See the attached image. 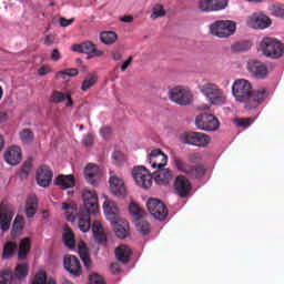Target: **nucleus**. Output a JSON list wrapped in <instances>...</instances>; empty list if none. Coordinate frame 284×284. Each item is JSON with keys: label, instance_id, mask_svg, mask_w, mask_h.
<instances>
[{"label": "nucleus", "instance_id": "6e6552de", "mask_svg": "<svg viewBox=\"0 0 284 284\" xmlns=\"http://www.w3.org/2000/svg\"><path fill=\"white\" fill-rule=\"evenodd\" d=\"M195 125L197 130L204 132H214L219 128V120L210 113H202L195 118Z\"/></svg>", "mask_w": 284, "mask_h": 284}, {"label": "nucleus", "instance_id": "f3484780", "mask_svg": "<svg viewBox=\"0 0 284 284\" xmlns=\"http://www.w3.org/2000/svg\"><path fill=\"white\" fill-rule=\"evenodd\" d=\"M148 162L153 170H159L168 165V156L160 149L152 150L148 156Z\"/></svg>", "mask_w": 284, "mask_h": 284}, {"label": "nucleus", "instance_id": "3c124183", "mask_svg": "<svg viewBox=\"0 0 284 284\" xmlns=\"http://www.w3.org/2000/svg\"><path fill=\"white\" fill-rule=\"evenodd\" d=\"M82 143L85 145V148H91V145L94 143V135H92V133L84 135Z\"/></svg>", "mask_w": 284, "mask_h": 284}, {"label": "nucleus", "instance_id": "7c9ffc66", "mask_svg": "<svg viewBox=\"0 0 284 284\" xmlns=\"http://www.w3.org/2000/svg\"><path fill=\"white\" fill-rule=\"evenodd\" d=\"M78 252L81 261L84 264V267H92V261L90 260V256H88V246L85 245V242L78 243Z\"/></svg>", "mask_w": 284, "mask_h": 284}, {"label": "nucleus", "instance_id": "f704fd0d", "mask_svg": "<svg viewBox=\"0 0 284 284\" xmlns=\"http://www.w3.org/2000/svg\"><path fill=\"white\" fill-rule=\"evenodd\" d=\"M118 36L114 31H104L100 33V41L104 43V45H112L115 43Z\"/></svg>", "mask_w": 284, "mask_h": 284}, {"label": "nucleus", "instance_id": "4d7b16f0", "mask_svg": "<svg viewBox=\"0 0 284 284\" xmlns=\"http://www.w3.org/2000/svg\"><path fill=\"white\" fill-rule=\"evenodd\" d=\"M50 67L43 65L39 69L38 74L39 77H45V74H50Z\"/></svg>", "mask_w": 284, "mask_h": 284}, {"label": "nucleus", "instance_id": "f257e3e1", "mask_svg": "<svg viewBox=\"0 0 284 284\" xmlns=\"http://www.w3.org/2000/svg\"><path fill=\"white\" fill-rule=\"evenodd\" d=\"M82 199L84 206L78 209L77 203H62V211L65 214L67 221L74 223L78 221V227L80 232H90L91 222L90 214H99V195L97 191L84 189L82 191Z\"/></svg>", "mask_w": 284, "mask_h": 284}, {"label": "nucleus", "instance_id": "a878e982", "mask_svg": "<svg viewBox=\"0 0 284 284\" xmlns=\"http://www.w3.org/2000/svg\"><path fill=\"white\" fill-rule=\"evenodd\" d=\"M54 185H58V187H61L62 190L74 187L75 185L74 175L72 174L59 175L54 181Z\"/></svg>", "mask_w": 284, "mask_h": 284}, {"label": "nucleus", "instance_id": "680f3d73", "mask_svg": "<svg viewBox=\"0 0 284 284\" xmlns=\"http://www.w3.org/2000/svg\"><path fill=\"white\" fill-rule=\"evenodd\" d=\"M44 43H45V45H52L54 43V36H52V34L47 36L44 39Z\"/></svg>", "mask_w": 284, "mask_h": 284}, {"label": "nucleus", "instance_id": "ddd939ff", "mask_svg": "<svg viewBox=\"0 0 284 284\" xmlns=\"http://www.w3.org/2000/svg\"><path fill=\"white\" fill-rule=\"evenodd\" d=\"M71 50L80 54H87V59H94L95 57H103V51L97 48V44L87 41L81 44H74Z\"/></svg>", "mask_w": 284, "mask_h": 284}, {"label": "nucleus", "instance_id": "864d4df0", "mask_svg": "<svg viewBox=\"0 0 284 284\" xmlns=\"http://www.w3.org/2000/svg\"><path fill=\"white\" fill-rule=\"evenodd\" d=\"M100 134L104 139H110V136L112 134V128H110V126H102L100 129Z\"/></svg>", "mask_w": 284, "mask_h": 284}, {"label": "nucleus", "instance_id": "c03bdc74", "mask_svg": "<svg viewBox=\"0 0 284 284\" xmlns=\"http://www.w3.org/2000/svg\"><path fill=\"white\" fill-rule=\"evenodd\" d=\"M166 12L162 4H155L152 8V13L150 19L154 21V19H159V17H165Z\"/></svg>", "mask_w": 284, "mask_h": 284}, {"label": "nucleus", "instance_id": "a211bd4d", "mask_svg": "<svg viewBox=\"0 0 284 284\" xmlns=\"http://www.w3.org/2000/svg\"><path fill=\"white\" fill-rule=\"evenodd\" d=\"M110 190L112 194L115 196H124L126 194L128 190L125 189V182L123 179H121L119 175L114 174L113 172L110 173Z\"/></svg>", "mask_w": 284, "mask_h": 284}, {"label": "nucleus", "instance_id": "a19ab883", "mask_svg": "<svg viewBox=\"0 0 284 284\" xmlns=\"http://www.w3.org/2000/svg\"><path fill=\"white\" fill-rule=\"evenodd\" d=\"M17 252V243L14 242H7L3 247L2 257L10 258Z\"/></svg>", "mask_w": 284, "mask_h": 284}, {"label": "nucleus", "instance_id": "6ab92c4d", "mask_svg": "<svg viewBox=\"0 0 284 284\" xmlns=\"http://www.w3.org/2000/svg\"><path fill=\"white\" fill-rule=\"evenodd\" d=\"M246 70L256 79H265L267 77V67L256 60H250Z\"/></svg>", "mask_w": 284, "mask_h": 284}, {"label": "nucleus", "instance_id": "49530a36", "mask_svg": "<svg viewBox=\"0 0 284 284\" xmlns=\"http://www.w3.org/2000/svg\"><path fill=\"white\" fill-rule=\"evenodd\" d=\"M234 123H235V125H237V128L247 129L252 125V119H250V118L235 119Z\"/></svg>", "mask_w": 284, "mask_h": 284}, {"label": "nucleus", "instance_id": "f03ea898", "mask_svg": "<svg viewBox=\"0 0 284 284\" xmlns=\"http://www.w3.org/2000/svg\"><path fill=\"white\" fill-rule=\"evenodd\" d=\"M232 94L239 103H245L246 110L258 108L267 99V90L252 91V83L245 79H237L232 85Z\"/></svg>", "mask_w": 284, "mask_h": 284}, {"label": "nucleus", "instance_id": "774afa93", "mask_svg": "<svg viewBox=\"0 0 284 284\" xmlns=\"http://www.w3.org/2000/svg\"><path fill=\"white\" fill-rule=\"evenodd\" d=\"M199 110H202V111L210 110V104H202L199 106Z\"/></svg>", "mask_w": 284, "mask_h": 284}, {"label": "nucleus", "instance_id": "09e8293b", "mask_svg": "<svg viewBox=\"0 0 284 284\" xmlns=\"http://www.w3.org/2000/svg\"><path fill=\"white\" fill-rule=\"evenodd\" d=\"M78 74V69H65L63 71L58 72L57 77H63V79H65V77H77Z\"/></svg>", "mask_w": 284, "mask_h": 284}, {"label": "nucleus", "instance_id": "72a5a7b5", "mask_svg": "<svg viewBox=\"0 0 284 284\" xmlns=\"http://www.w3.org/2000/svg\"><path fill=\"white\" fill-rule=\"evenodd\" d=\"M30 252V239H22L19 246L18 258L24 261Z\"/></svg>", "mask_w": 284, "mask_h": 284}, {"label": "nucleus", "instance_id": "cd10ccee", "mask_svg": "<svg viewBox=\"0 0 284 284\" xmlns=\"http://www.w3.org/2000/svg\"><path fill=\"white\" fill-rule=\"evenodd\" d=\"M171 163L178 172H182L183 174H189L190 168H192V165L178 155L171 158Z\"/></svg>", "mask_w": 284, "mask_h": 284}, {"label": "nucleus", "instance_id": "473e14b6", "mask_svg": "<svg viewBox=\"0 0 284 284\" xmlns=\"http://www.w3.org/2000/svg\"><path fill=\"white\" fill-rule=\"evenodd\" d=\"M129 212L133 221H139V219H143V216H145V211H143V209H141V206L134 202L130 203Z\"/></svg>", "mask_w": 284, "mask_h": 284}, {"label": "nucleus", "instance_id": "2f4dec72", "mask_svg": "<svg viewBox=\"0 0 284 284\" xmlns=\"http://www.w3.org/2000/svg\"><path fill=\"white\" fill-rule=\"evenodd\" d=\"M62 239L65 247H69L70 250H77V240H74V233H72V230L64 227Z\"/></svg>", "mask_w": 284, "mask_h": 284}, {"label": "nucleus", "instance_id": "2eb2a0df", "mask_svg": "<svg viewBox=\"0 0 284 284\" xmlns=\"http://www.w3.org/2000/svg\"><path fill=\"white\" fill-rule=\"evenodd\" d=\"M227 0H199L197 7L201 12H219L225 10Z\"/></svg>", "mask_w": 284, "mask_h": 284}, {"label": "nucleus", "instance_id": "de8ad7c7", "mask_svg": "<svg viewBox=\"0 0 284 284\" xmlns=\"http://www.w3.org/2000/svg\"><path fill=\"white\" fill-rule=\"evenodd\" d=\"M0 284H12V273L10 271L0 273Z\"/></svg>", "mask_w": 284, "mask_h": 284}, {"label": "nucleus", "instance_id": "1a4fd4ad", "mask_svg": "<svg viewBox=\"0 0 284 284\" xmlns=\"http://www.w3.org/2000/svg\"><path fill=\"white\" fill-rule=\"evenodd\" d=\"M146 207L152 216L155 217L156 221H165L168 219V207L165 204L158 199L151 197L146 202Z\"/></svg>", "mask_w": 284, "mask_h": 284}, {"label": "nucleus", "instance_id": "423d86ee", "mask_svg": "<svg viewBox=\"0 0 284 284\" xmlns=\"http://www.w3.org/2000/svg\"><path fill=\"white\" fill-rule=\"evenodd\" d=\"M180 141L195 148H207L209 143L212 142V138L202 132H185L180 135Z\"/></svg>", "mask_w": 284, "mask_h": 284}, {"label": "nucleus", "instance_id": "37998d69", "mask_svg": "<svg viewBox=\"0 0 284 284\" xmlns=\"http://www.w3.org/2000/svg\"><path fill=\"white\" fill-rule=\"evenodd\" d=\"M20 140L24 145H28V143H32V141H34V133L29 129H24L20 132Z\"/></svg>", "mask_w": 284, "mask_h": 284}, {"label": "nucleus", "instance_id": "9d476101", "mask_svg": "<svg viewBox=\"0 0 284 284\" xmlns=\"http://www.w3.org/2000/svg\"><path fill=\"white\" fill-rule=\"evenodd\" d=\"M132 175L139 187H142L143 190L152 187V174H150V171H148L145 166H135L132 171Z\"/></svg>", "mask_w": 284, "mask_h": 284}, {"label": "nucleus", "instance_id": "dca6fc26", "mask_svg": "<svg viewBox=\"0 0 284 284\" xmlns=\"http://www.w3.org/2000/svg\"><path fill=\"white\" fill-rule=\"evenodd\" d=\"M64 270L71 274V276L79 277L83 274L81 268V262L74 255H65L63 260Z\"/></svg>", "mask_w": 284, "mask_h": 284}, {"label": "nucleus", "instance_id": "b1692460", "mask_svg": "<svg viewBox=\"0 0 284 284\" xmlns=\"http://www.w3.org/2000/svg\"><path fill=\"white\" fill-rule=\"evenodd\" d=\"M4 161L8 165H19L21 163V148L12 146L4 153Z\"/></svg>", "mask_w": 284, "mask_h": 284}, {"label": "nucleus", "instance_id": "aec40b11", "mask_svg": "<svg viewBox=\"0 0 284 284\" xmlns=\"http://www.w3.org/2000/svg\"><path fill=\"white\" fill-rule=\"evenodd\" d=\"M52 176V170H50L49 166H41L36 174L38 185H40V187H50Z\"/></svg>", "mask_w": 284, "mask_h": 284}, {"label": "nucleus", "instance_id": "4be33fe9", "mask_svg": "<svg viewBox=\"0 0 284 284\" xmlns=\"http://www.w3.org/2000/svg\"><path fill=\"white\" fill-rule=\"evenodd\" d=\"M84 178L90 185H98L99 181H101V170L97 164H88L84 169Z\"/></svg>", "mask_w": 284, "mask_h": 284}, {"label": "nucleus", "instance_id": "5fc2aeb1", "mask_svg": "<svg viewBox=\"0 0 284 284\" xmlns=\"http://www.w3.org/2000/svg\"><path fill=\"white\" fill-rule=\"evenodd\" d=\"M74 23V18L72 19H65V18H60V26L61 28H68V26H72Z\"/></svg>", "mask_w": 284, "mask_h": 284}, {"label": "nucleus", "instance_id": "4c0bfd02", "mask_svg": "<svg viewBox=\"0 0 284 284\" xmlns=\"http://www.w3.org/2000/svg\"><path fill=\"white\" fill-rule=\"evenodd\" d=\"M23 225H24L23 216L17 215L13 221V226L11 230L12 236H19L23 230Z\"/></svg>", "mask_w": 284, "mask_h": 284}, {"label": "nucleus", "instance_id": "c756f323", "mask_svg": "<svg viewBox=\"0 0 284 284\" xmlns=\"http://www.w3.org/2000/svg\"><path fill=\"white\" fill-rule=\"evenodd\" d=\"M131 256H132V250H130L129 246L120 245L118 248H115V257L121 263H128Z\"/></svg>", "mask_w": 284, "mask_h": 284}, {"label": "nucleus", "instance_id": "8fccbe9b", "mask_svg": "<svg viewBox=\"0 0 284 284\" xmlns=\"http://www.w3.org/2000/svg\"><path fill=\"white\" fill-rule=\"evenodd\" d=\"M89 284H105V281L99 274L93 273L90 275Z\"/></svg>", "mask_w": 284, "mask_h": 284}, {"label": "nucleus", "instance_id": "4468645a", "mask_svg": "<svg viewBox=\"0 0 284 284\" xmlns=\"http://www.w3.org/2000/svg\"><path fill=\"white\" fill-rule=\"evenodd\" d=\"M14 216V207L10 204H0V230L8 232L10 230V223Z\"/></svg>", "mask_w": 284, "mask_h": 284}, {"label": "nucleus", "instance_id": "ea45409f", "mask_svg": "<svg viewBox=\"0 0 284 284\" xmlns=\"http://www.w3.org/2000/svg\"><path fill=\"white\" fill-rule=\"evenodd\" d=\"M32 284H57V281L54 280H49L48 276L45 275V272L40 271L33 278Z\"/></svg>", "mask_w": 284, "mask_h": 284}, {"label": "nucleus", "instance_id": "c9c22d12", "mask_svg": "<svg viewBox=\"0 0 284 284\" xmlns=\"http://www.w3.org/2000/svg\"><path fill=\"white\" fill-rule=\"evenodd\" d=\"M97 81H99L97 73H89L82 82L81 90L88 92L90 88L97 84Z\"/></svg>", "mask_w": 284, "mask_h": 284}, {"label": "nucleus", "instance_id": "338daca9", "mask_svg": "<svg viewBox=\"0 0 284 284\" xmlns=\"http://www.w3.org/2000/svg\"><path fill=\"white\" fill-rule=\"evenodd\" d=\"M111 271L113 272V274H119V272H120L119 264H112Z\"/></svg>", "mask_w": 284, "mask_h": 284}, {"label": "nucleus", "instance_id": "e433bc0d", "mask_svg": "<svg viewBox=\"0 0 284 284\" xmlns=\"http://www.w3.org/2000/svg\"><path fill=\"white\" fill-rule=\"evenodd\" d=\"M37 196H31L27 200V209H26V214L28 219H32L34 214H37Z\"/></svg>", "mask_w": 284, "mask_h": 284}, {"label": "nucleus", "instance_id": "0eeeda50", "mask_svg": "<svg viewBox=\"0 0 284 284\" xmlns=\"http://www.w3.org/2000/svg\"><path fill=\"white\" fill-rule=\"evenodd\" d=\"M169 99L178 105H190L194 99V94L186 87H175L170 90Z\"/></svg>", "mask_w": 284, "mask_h": 284}, {"label": "nucleus", "instance_id": "603ef678", "mask_svg": "<svg viewBox=\"0 0 284 284\" xmlns=\"http://www.w3.org/2000/svg\"><path fill=\"white\" fill-rule=\"evenodd\" d=\"M233 52H245L247 50V45H245V42H236L232 44Z\"/></svg>", "mask_w": 284, "mask_h": 284}, {"label": "nucleus", "instance_id": "0e129e2a", "mask_svg": "<svg viewBox=\"0 0 284 284\" xmlns=\"http://www.w3.org/2000/svg\"><path fill=\"white\" fill-rule=\"evenodd\" d=\"M8 121V113L0 112V123H6Z\"/></svg>", "mask_w": 284, "mask_h": 284}, {"label": "nucleus", "instance_id": "69168bd1", "mask_svg": "<svg viewBox=\"0 0 284 284\" xmlns=\"http://www.w3.org/2000/svg\"><path fill=\"white\" fill-rule=\"evenodd\" d=\"M112 159L114 161H121V153L119 151L113 152Z\"/></svg>", "mask_w": 284, "mask_h": 284}, {"label": "nucleus", "instance_id": "5701e85b", "mask_svg": "<svg viewBox=\"0 0 284 284\" xmlns=\"http://www.w3.org/2000/svg\"><path fill=\"white\" fill-rule=\"evenodd\" d=\"M111 225L118 239H128V235L130 234V225L128 224V221H125V219L120 217V220L111 223Z\"/></svg>", "mask_w": 284, "mask_h": 284}, {"label": "nucleus", "instance_id": "13d9d810", "mask_svg": "<svg viewBox=\"0 0 284 284\" xmlns=\"http://www.w3.org/2000/svg\"><path fill=\"white\" fill-rule=\"evenodd\" d=\"M134 59V57H129V59L128 60H125L124 62H123V64L121 65V71L122 72H125V70H128V68L130 67V63H132V60Z\"/></svg>", "mask_w": 284, "mask_h": 284}, {"label": "nucleus", "instance_id": "7ed1b4c3", "mask_svg": "<svg viewBox=\"0 0 284 284\" xmlns=\"http://www.w3.org/2000/svg\"><path fill=\"white\" fill-rule=\"evenodd\" d=\"M199 90L210 105L221 106L227 103V93L216 83L205 82L199 85Z\"/></svg>", "mask_w": 284, "mask_h": 284}, {"label": "nucleus", "instance_id": "58836bf2", "mask_svg": "<svg viewBox=\"0 0 284 284\" xmlns=\"http://www.w3.org/2000/svg\"><path fill=\"white\" fill-rule=\"evenodd\" d=\"M134 225L140 234H150V223L143 217L135 220Z\"/></svg>", "mask_w": 284, "mask_h": 284}, {"label": "nucleus", "instance_id": "052dcab7", "mask_svg": "<svg viewBox=\"0 0 284 284\" xmlns=\"http://www.w3.org/2000/svg\"><path fill=\"white\" fill-rule=\"evenodd\" d=\"M120 21H122L123 23H132L134 21V18L132 16H123L122 18H120Z\"/></svg>", "mask_w": 284, "mask_h": 284}, {"label": "nucleus", "instance_id": "f8f14e48", "mask_svg": "<svg viewBox=\"0 0 284 284\" xmlns=\"http://www.w3.org/2000/svg\"><path fill=\"white\" fill-rule=\"evenodd\" d=\"M246 26L253 30H265L272 26V20L264 13L255 12L246 19Z\"/></svg>", "mask_w": 284, "mask_h": 284}, {"label": "nucleus", "instance_id": "39448f33", "mask_svg": "<svg viewBox=\"0 0 284 284\" xmlns=\"http://www.w3.org/2000/svg\"><path fill=\"white\" fill-rule=\"evenodd\" d=\"M260 50L264 57L271 59L283 57V44L274 38H264L260 44Z\"/></svg>", "mask_w": 284, "mask_h": 284}, {"label": "nucleus", "instance_id": "6e6d98bb", "mask_svg": "<svg viewBox=\"0 0 284 284\" xmlns=\"http://www.w3.org/2000/svg\"><path fill=\"white\" fill-rule=\"evenodd\" d=\"M272 13L274 14V17H284V8L283 7H275L272 11Z\"/></svg>", "mask_w": 284, "mask_h": 284}, {"label": "nucleus", "instance_id": "c85d7f7f", "mask_svg": "<svg viewBox=\"0 0 284 284\" xmlns=\"http://www.w3.org/2000/svg\"><path fill=\"white\" fill-rule=\"evenodd\" d=\"M51 103H63L65 101V106L67 108H72V98L70 94H65L63 92L55 91L52 93L50 98Z\"/></svg>", "mask_w": 284, "mask_h": 284}, {"label": "nucleus", "instance_id": "9b49d317", "mask_svg": "<svg viewBox=\"0 0 284 284\" xmlns=\"http://www.w3.org/2000/svg\"><path fill=\"white\" fill-rule=\"evenodd\" d=\"M103 213L106 221H109L111 224L116 223V221H120V219H122L121 209H119V205L116 204V202H114V200H111L108 196H104Z\"/></svg>", "mask_w": 284, "mask_h": 284}, {"label": "nucleus", "instance_id": "a18cd8bd", "mask_svg": "<svg viewBox=\"0 0 284 284\" xmlns=\"http://www.w3.org/2000/svg\"><path fill=\"white\" fill-rule=\"evenodd\" d=\"M16 278H26L28 276V264H19L14 270Z\"/></svg>", "mask_w": 284, "mask_h": 284}, {"label": "nucleus", "instance_id": "e2e57ef3", "mask_svg": "<svg viewBox=\"0 0 284 284\" xmlns=\"http://www.w3.org/2000/svg\"><path fill=\"white\" fill-rule=\"evenodd\" d=\"M30 168H32V164H30V162H26V163L23 164V166H22V173L26 174V176H27L28 172H30Z\"/></svg>", "mask_w": 284, "mask_h": 284}, {"label": "nucleus", "instance_id": "412c9836", "mask_svg": "<svg viewBox=\"0 0 284 284\" xmlns=\"http://www.w3.org/2000/svg\"><path fill=\"white\" fill-rule=\"evenodd\" d=\"M175 192L181 196L182 199H185L190 194V190H192V184L190 183V180L185 178L184 175H179L175 179Z\"/></svg>", "mask_w": 284, "mask_h": 284}, {"label": "nucleus", "instance_id": "bf43d9fd", "mask_svg": "<svg viewBox=\"0 0 284 284\" xmlns=\"http://www.w3.org/2000/svg\"><path fill=\"white\" fill-rule=\"evenodd\" d=\"M52 61H59L61 59V52H59V49H54L51 53Z\"/></svg>", "mask_w": 284, "mask_h": 284}, {"label": "nucleus", "instance_id": "bb28decb", "mask_svg": "<svg viewBox=\"0 0 284 284\" xmlns=\"http://www.w3.org/2000/svg\"><path fill=\"white\" fill-rule=\"evenodd\" d=\"M92 232L95 241L101 245L108 241V236L105 235V231H103V225H101L100 221L93 222Z\"/></svg>", "mask_w": 284, "mask_h": 284}, {"label": "nucleus", "instance_id": "79ce46f5", "mask_svg": "<svg viewBox=\"0 0 284 284\" xmlns=\"http://www.w3.org/2000/svg\"><path fill=\"white\" fill-rule=\"evenodd\" d=\"M203 174H205V168H203V165H195L189 169V176H192L193 179H201V176H203Z\"/></svg>", "mask_w": 284, "mask_h": 284}, {"label": "nucleus", "instance_id": "393cba45", "mask_svg": "<svg viewBox=\"0 0 284 284\" xmlns=\"http://www.w3.org/2000/svg\"><path fill=\"white\" fill-rule=\"evenodd\" d=\"M153 174L158 185H168L170 181H172V171H170V169H165V166L156 169Z\"/></svg>", "mask_w": 284, "mask_h": 284}, {"label": "nucleus", "instance_id": "20e7f679", "mask_svg": "<svg viewBox=\"0 0 284 284\" xmlns=\"http://www.w3.org/2000/svg\"><path fill=\"white\" fill-rule=\"evenodd\" d=\"M210 34L217 39H230L236 32V22L232 20H217L210 24Z\"/></svg>", "mask_w": 284, "mask_h": 284}]
</instances>
